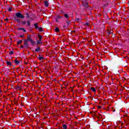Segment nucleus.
Returning <instances> with one entry per match:
<instances>
[{
    "mask_svg": "<svg viewBox=\"0 0 129 129\" xmlns=\"http://www.w3.org/2000/svg\"><path fill=\"white\" fill-rule=\"evenodd\" d=\"M67 24L68 26H69V24H70L69 21H67Z\"/></svg>",
    "mask_w": 129,
    "mask_h": 129,
    "instance_id": "obj_22",
    "label": "nucleus"
},
{
    "mask_svg": "<svg viewBox=\"0 0 129 129\" xmlns=\"http://www.w3.org/2000/svg\"><path fill=\"white\" fill-rule=\"evenodd\" d=\"M13 10V7H10L9 8H8V12H12Z\"/></svg>",
    "mask_w": 129,
    "mask_h": 129,
    "instance_id": "obj_14",
    "label": "nucleus"
},
{
    "mask_svg": "<svg viewBox=\"0 0 129 129\" xmlns=\"http://www.w3.org/2000/svg\"><path fill=\"white\" fill-rule=\"evenodd\" d=\"M112 81L114 80V79H112Z\"/></svg>",
    "mask_w": 129,
    "mask_h": 129,
    "instance_id": "obj_30",
    "label": "nucleus"
},
{
    "mask_svg": "<svg viewBox=\"0 0 129 129\" xmlns=\"http://www.w3.org/2000/svg\"><path fill=\"white\" fill-rule=\"evenodd\" d=\"M9 54H10V55H13V54H14V52H13V51H11V52H9Z\"/></svg>",
    "mask_w": 129,
    "mask_h": 129,
    "instance_id": "obj_21",
    "label": "nucleus"
},
{
    "mask_svg": "<svg viewBox=\"0 0 129 129\" xmlns=\"http://www.w3.org/2000/svg\"><path fill=\"white\" fill-rule=\"evenodd\" d=\"M123 80H125V79H124Z\"/></svg>",
    "mask_w": 129,
    "mask_h": 129,
    "instance_id": "obj_31",
    "label": "nucleus"
},
{
    "mask_svg": "<svg viewBox=\"0 0 129 129\" xmlns=\"http://www.w3.org/2000/svg\"><path fill=\"white\" fill-rule=\"evenodd\" d=\"M44 4L45 7H49V3H48V1H44Z\"/></svg>",
    "mask_w": 129,
    "mask_h": 129,
    "instance_id": "obj_5",
    "label": "nucleus"
},
{
    "mask_svg": "<svg viewBox=\"0 0 129 129\" xmlns=\"http://www.w3.org/2000/svg\"><path fill=\"white\" fill-rule=\"evenodd\" d=\"M91 90H92V91H93V92H96V89H95V88H94V87H91Z\"/></svg>",
    "mask_w": 129,
    "mask_h": 129,
    "instance_id": "obj_8",
    "label": "nucleus"
},
{
    "mask_svg": "<svg viewBox=\"0 0 129 129\" xmlns=\"http://www.w3.org/2000/svg\"><path fill=\"white\" fill-rule=\"evenodd\" d=\"M21 48H24V46L21 45Z\"/></svg>",
    "mask_w": 129,
    "mask_h": 129,
    "instance_id": "obj_24",
    "label": "nucleus"
},
{
    "mask_svg": "<svg viewBox=\"0 0 129 129\" xmlns=\"http://www.w3.org/2000/svg\"><path fill=\"white\" fill-rule=\"evenodd\" d=\"M34 27L35 29H38V28H39V26H38V23L34 24Z\"/></svg>",
    "mask_w": 129,
    "mask_h": 129,
    "instance_id": "obj_12",
    "label": "nucleus"
},
{
    "mask_svg": "<svg viewBox=\"0 0 129 129\" xmlns=\"http://www.w3.org/2000/svg\"><path fill=\"white\" fill-rule=\"evenodd\" d=\"M22 42H23V40H20L19 41H18L17 42L18 46H19V45H20V44H22Z\"/></svg>",
    "mask_w": 129,
    "mask_h": 129,
    "instance_id": "obj_10",
    "label": "nucleus"
},
{
    "mask_svg": "<svg viewBox=\"0 0 129 129\" xmlns=\"http://www.w3.org/2000/svg\"><path fill=\"white\" fill-rule=\"evenodd\" d=\"M20 37H21V38H23V37H24V36L21 35V36H20Z\"/></svg>",
    "mask_w": 129,
    "mask_h": 129,
    "instance_id": "obj_26",
    "label": "nucleus"
},
{
    "mask_svg": "<svg viewBox=\"0 0 129 129\" xmlns=\"http://www.w3.org/2000/svg\"><path fill=\"white\" fill-rule=\"evenodd\" d=\"M14 62L15 63V64H16V65H18V64L20 63V61L19 60H17V59H16L14 60Z\"/></svg>",
    "mask_w": 129,
    "mask_h": 129,
    "instance_id": "obj_9",
    "label": "nucleus"
},
{
    "mask_svg": "<svg viewBox=\"0 0 129 129\" xmlns=\"http://www.w3.org/2000/svg\"><path fill=\"white\" fill-rule=\"evenodd\" d=\"M27 26H28V27H30V26H31V23H30V21H27V22H26L25 21H22V25H26V24H27Z\"/></svg>",
    "mask_w": 129,
    "mask_h": 129,
    "instance_id": "obj_4",
    "label": "nucleus"
},
{
    "mask_svg": "<svg viewBox=\"0 0 129 129\" xmlns=\"http://www.w3.org/2000/svg\"><path fill=\"white\" fill-rule=\"evenodd\" d=\"M0 93H2V90H0Z\"/></svg>",
    "mask_w": 129,
    "mask_h": 129,
    "instance_id": "obj_28",
    "label": "nucleus"
},
{
    "mask_svg": "<svg viewBox=\"0 0 129 129\" xmlns=\"http://www.w3.org/2000/svg\"><path fill=\"white\" fill-rule=\"evenodd\" d=\"M63 28H66V26H63Z\"/></svg>",
    "mask_w": 129,
    "mask_h": 129,
    "instance_id": "obj_29",
    "label": "nucleus"
},
{
    "mask_svg": "<svg viewBox=\"0 0 129 129\" xmlns=\"http://www.w3.org/2000/svg\"><path fill=\"white\" fill-rule=\"evenodd\" d=\"M32 36L30 35H27V40L31 43L32 46H35L36 44V41H34L33 39H32Z\"/></svg>",
    "mask_w": 129,
    "mask_h": 129,
    "instance_id": "obj_1",
    "label": "nucleus"
},
{
    "mask_svg": "<svg viewBox=\"0 0 129 129\" xmlns=\"http://www.w3.org/2000/svg\"><path fill=\"white\" fill-rule=\"evenodd\" d=\"M7 66L11 67V66H12V62L10 61H7Z\"/></svg>",
    "mask_w": 129,
    "mask_h": 129,
    "instance_id": "obj_7",
    "label": "nucleus"
},
{
    "mask_svg": "<svg viewBox=\"0 0 129 129\" xmlns=\"http://www.w3.org/2000/svg\"><path fill=\"white\" fill-rule=\"evenodd\" d=\"M59 31H60V30L59 29V28L56 27L55 28V32H59Z\"/></svg>",
    "mask_w": 129,
    "mask_h": 129,
    "instance_id": "obj_18",
    "label": "nucleus"
},
{
    "mask_svg": "<svg viewBox=\"0 0 129 129\" xmlns=\"http://www.w3.org/2000/svg\"><path fill=\"white\" fill-rule=\"evenodd\" d=\"M62 127H63V129H67V125L63 124L62 125Z\"/></svg>",
    "mask_w": 129,
    "mask_h": 129,
    "instance_id": "obj_13",
    "label": "nucleus"
},
{
    "mask_svg": "<svg viewBox=\"0 0 129 129\" xmlns=\"http://www.w3.org/2000/svg\"><path fill=\"white\" fill-rule=\"evenodd\" d=\"M41 48L40 47H37L36 49H35V52H39V51H40Z\"/></svg>",
    "mask_w": 129,
    "mask_h": 129,
    "instance_id": "obj_11",
    "label": "nucleus"
},
{
    "mask_svg": "<svg viewBox=\"0 0 129 129\" xmlns=\"http://www.w3.org/2000/svg\"><path fill=\"white\" fill-rule=\"evenodd\" d=\"M86 25H87V26H89V24L86 23Z\"/></svg>",
    "mask_w": 129,
    "mask_h": 129,
    "instance_id": "obj_25",
    "label": "nucleus"
},
{
    "mask_svg": "<svg viewBox=\"0 0 129 129\" xmlns=\"http://www.w3.org/2000/svg\"><path fill=\"white\" fill-rule=\"evenodd\" d=\"M18 30H19V31L21 30L22 31H23L24 33H26V32H27V31L25 30L24 28H19L18 29Z\"/></svg>",
    "mask_w": 129,
    "mask_h": 129,
    "instance_id": "obj_6",
    "label": "nucleus"
},
{
    "mask_svg": "<svg viewBox=\"0 0 129 129\" xmlns=\"http://www.w3.org/2000/svg\"><path fill=\"white\" fill-rule=\"evenodd\" d=\"M38 59L41 61V60H42V59H44V57L43 56L39 57Z\"/></svg>",
    "mask_w": 129,
    "mask_h": 129,
    "instance_id": "obj_20",
    "label": "nucleus"
},
{
    "mask_svg": "<svg viewBox=\"0 0 129 129\" xmlns=\"http://www.w3.org/2000/svg\"><path fill=\"white\" fill-rule=\"evenodd\" d=\"M64 17L65 18H66L67 19H69V16L68 15V14H64Z\"/></svg>",
    "mask_w": 129,
    "mask_h": 129,
    "instance_id": "obj_15",
    "label": "nucleus"
},
{
    "mask_svg": "<svg viewBox=\"0 0 129 129\" xmlns=\"http://www.w3.org/2000/svg\"><path fill=\"white\" fill-rule=\"evenodd\" d=\"M24 44V46L28 47V42L25 41Z\"/></svg>",
    "mask_w": 129,
    "mask_h": 129,
    "instance_id": "obj_19",
    "label": "nucleus"
},
{
    "mask_svg": "<svg viewBox=\"0 0 129 129\" xmlns=\"http://www.w3.org/2000/svg\"><path fill=\"white\" fill-rule=\"evenodd\" d=\"M77 21H79V18H77Z\"/></svg>",
    "mask_w": 129,
    "mask_h": 129,
    "instance_id": "obj_27",
    "label": "nucleus"
},
{
    "mask_svg": "<svg viewBox=\"0 0 129 129\" xmlns=\"http://www.w3.org/2000/svg\"><path fill=\"white\" fill-rule=\"evenodd\" d=\"M9 20V19L7 18L6 19H4V21H8Z\"/></svg>",
    "mask_w": 129,
    "mask_h": 129,
    "instance_id": "obj_23",
    "label": "nucleus"
},
{
    "mask_svg": "<svg viewBox=\"0 0 129 129\" xmlns=\"http://www.w3.org/2000/svg\"><path fill=\"white\" fill-rule=\"evenodd\" d=\"M38 31H39V32H43V29L42 28V27H39L38 28Z\"/></svg>",
    "mask_w": 129,
    "mask_h": 129,
    "instance_id": "obj_16",
    "label": "nucleus"
},
{
    "mask_svg": "<svg viewBox=\"0 0 129 129\" xmlns=\"http://www.w3.org/2000/svg\"><path fill=\"white\" fill-rule=\"evenodd\" d=\"M25 16H26V18H30V15H29V13H26Z\"/></svg>",
    "mask_w": 129,
    "mask_h": 129,
    "instance_id": "obj_17",
    "label": "nucleus"
},
{
    "mask_svg": "<svg viewBox=\"0 0 129 129\" xmlns=\"http://www.w3.org/2000/svg\"><path fill=\"white\" fill-rule=\"evenodd\" d=\"M38 37L39 40H37V42H36L37 45H40V44H43V43L42 42V39L43 38V37L40 34L38 35Z\"/></svg>",
    "mask_w": 129,
    "mask_h": 129,
    "instance_id": "obj_2",
    "label": "nucleus"
},
{
    "mask_svg": "<svg viewBox=\"0 0 129 129\" xmlns=\"http://www.w3.org/2000/svg\"><path fill=\"white\" fill-rule=\"evenodd\" d=\"M16 16L17 18H19L20 19H24L25 18V16L22 14L21 13H17L16 14Z\"/></svg>",
    "mask_w": 129,
    "mask_h": 129,
    "instance_id": "obj_3",
    "label": "nucleus"
}]
</instances>
